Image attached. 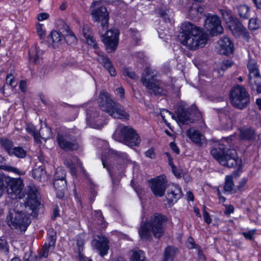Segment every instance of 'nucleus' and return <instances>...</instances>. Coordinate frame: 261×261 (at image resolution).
I'll return each mask as SVG.
<instances>
[{"label": "nucleus", "instance_id": "47", "mask_svg": "<svg viewBox=\"0 0 261 261\" xmlns=\"http://www.w3.org/2000/svg\"><path fill=\"white\" fill-rule=\"evenodd\" d=\"M65 171L62 168H58L54 175V179H66Z\"/></svg>", "mask_w": 261, "mask_h": 261}, {"label": "nucleus", "instance_id": "36", "mask_svg": "<svg viewBox=\"0 0 261 261\" xmlns=\"http://www.w3.org/2000/svg\"><path fill=\"white\" fill-rule=\"evenodd\" d=\"M0 145L2 148L6 151L8 154L14 147L13 142L6 138H0Z\"/></svg>", "mask_w": 261, "mask_h": 261}, {"label": "nucleus", "instance_id": "52", "mask_svg": "<svg viewBox=\"0 0 261 261\" xmlns=\"http://www.w3.org/2000/svg\"><path fill=\"white\" fill-rule=\"evenodd\" d=\"M203 218L204 220V221L207 224H210L212 220L210 217V214L205 211V206L203 208Z\"/></svg>", "mask_w": 261, "mask_h": 261}, {"label": "nucleus", "instance_id": "50", "mask_svg": "<svg viewBox=\"0 0 261 261\" xmlns=\"http://www.w3.org/2000/svg\"><path fill=\"white\" fill-rule=\"evenodd\" d=\"M255 231L256 230L255 229H252L247 232H243L242 234L246 239L251 241L254 239V235L255 234Z\"/></svg>", "mask_w": 261, "mask_h": 261}, {"label": "nucleus", "instance_id": "23", "mask_svg": "<svg viewBox=\"0 0 261 261\" xmlns=\"http://www.w3.org/2000/svg\"><path fill=\"white\" fill-rule=\"evenodd\" d=\"M182 196L181 189L176 185H172L167 192V200L169 204L176 203Z\"/></svg>", "mask_w": 261, "mask_h": 261}, {"label": "nucleus", "instance_id": "38", "mask_svg": "<svg viewBox=\"0 0 261 261\" xmlns=\"http://www.w3.org/2000/svg\"><path fill=\"white\" fill-rule=\"evenodd\" d=\"M238 13L241 18L248 19L249 17L250 8L245 5H242L237 8Z\"/></svg>", "mask_w": 261, "mask_h": 261}, {"label": "nucleus", "instance_id": "42", "mask_svg": "<svg viewBox=\"0 0 261 261\" xmlns=\"http://www.w3.org/2000/svg\"><path fill=\"white\" fill-rule=\"evenodd\" d=\"M221 14L222 16L225 21L227 25L231 22V20H234L235 18H233L231 15V11L227 9H221L220 10Z\"/></svg>", "mask_w": 261, "mask_h": 261}, {"label": "nucleus", "instance_id": "53", "mask_svg": "<svg viewBox=\"0 0 261 261\" xmlns=\"http://www.w3.org/2000/svg\"><path fill=\"white\" fill-rule=\"evenodd\" d=\"M37 32L41 39L43 38L45 35V32L43 30L42 25L41 24L37 25Z\"/></svg>", "mask_w": 261, "mask_h": 261}, {"label": "nucleus", "instance_id": "32", "mask_svg": "<svg viewBox=\"0 0 261 261\" xmlns=\"http://www.w3.org/2000/svg\"><path fill=\"white\" fill-rule=\"evenodd\" d=\"M73 161H76L77 166H79L81 168H82V164L80 161L76 156H73L72 160H66L64 163V165L68 168L71 171V173L73 176L76 175L75 166L73 163Z\"/></svg>", "mask_w": 261, "mask_h": 261}, {"label": "nucleus", "instance_id": "25", "mask_svg": "<svg viewBox=\"0 0 261 261\" xmlns=\"http://www.w3.org/2000/svg\"><path fill=\"white\" fill-rule=\"evenodd\" d=\"M176 114L178 120L182 124H187L194 121L190 116V110L188 109L179 107L177 110Z\"/></svg>", "mask_w": 261, "mask_h": 261}, {"label": "nucleus", "instance_id": "4", "mask_svg": "<svg viewBox=\"0 0 261 261\" xmlns=\"http://www.w3.org/2000/svg\"><path fill=\"white\" fill-rule=\"evenodd\" d=\"M98 102L100 109L111 117L117 119L128 120L129 115L124 108L112 99L107 92L102 91L100 93Z\"/></svg>", "mask_w": 261, "mask_h": 261}, {"label": "nucleus", "instance_id": "49", "mask_svg": "<svg viewBox=\"0 0 261 261\" xmlns=\"http://www.w3.org/2000/svg\"><path fill=\"white\" fill-rule=\"evenodd\" d=\"M166 154L168 156V160H169V165L171 167L173 173L176 177H180L181 175H180L179 174H177L175 172V169H176V167L175 166H174V165L173 164V159L171 158L170 154L168 152H166Z\"/></svg>", "mask_w": 261, "mask_h": 261}, {"label": "nucleus", "instance_id": "24", "mask_svg": "<svg viewBox=\"0 0 261 261\" xmlns=\"http://www.w3.org/2000/svg\"><path fill=\"white\" fill-rule=\"evenodd\" d=\"M187 136L199 146H201L205 143L204 136L198 130L191 128L187 130Z\"/></svg>", "mask_w": 261, "mask_h": 261}, {"label": "nucleus", "instance_id": "43", "mask_svg": "<svg viewBox=\"0 0 261 261\" xmlns=\"http://www.w3.org/2000/svg\"><path fill=\"white\" fill-rule=\"evenodd\" d=\"M261 27V21L257 18H251L249 21L248 28L252 31L258 29Z\"/></svg>", "mask_w": 261, "mask_h": 261}, {"label": "nucleus", "instance_id": "39", "mask_svg": "<svg viewBox=\"0 0 261 261\" xmlns=\"http://www.w3.org/2000/svg\"><path fill=\"white\" fill-rule=\"evenodd\" d=\"M63 28L65 30V35L66 36L65 37V40L66 41V42H68L69 41V39H71L70 43H75L76 42V38L75 37V36L73 35V34L71 32V31L70 30L69 27L67 24H64ZM63 32H64V31H63Z\"/></svg>", "mask_w": 261, "mask_h": 261}, {"label": "nucleus", "instance_id": "61", "mask_svg": "<svg viewBox=\"0 0 261 261\" xmlns=\"http://www.w3.org/2000/svg\"><path fill=\"white\" fill-rule=\"evenodd\" d=\"M133 39L135 40L136 44H138L139 41H140V35L138 32H135L133 35Z\"/></svg>", "mask_w": 261, "mask_h": 261}, {"label": "nucleus", "instance_id": "44", "mask_svg": "<svg viewBox=\"0 0 261 261\" xmlns=\"http://www.w3.org/2000/svg\"><path fill=\"white\" fill-rule=\"evenodd\" d=\"M76 247L78 249L79 254L82 253L84 249L85 240L83 236L79 235L76 238Z\"/></svg>", "mask_w": 261, "mask_h": 261}, {"label": "nucleus", "instance_id": "9", "mask_svg": "<svg viewBox=\"0 0 261 261\" xmlns=\"http://www.w3.org/2000/svg\"><path fill=\"white\" fill-rule=\"evenodd\" d=\"M23 186V181L21 178L5 176L0 173V197L3 195L6 187L8 194L13 198H15L18 196H20Z\"/></svg>", "mask_w": 261, "mask_h": 261}, {"label": "nucleus", "instance_id": "29", "mask_svg": "<svg viewBox=\"0 0 261 261\" xmlns=\"http://www.w3.org/2000/svg\"><path fill=\"white\" fill-rule=\"evenodd\" d=\"M83 34L87 43L93 46L95 49L98 48V46L95 40L92 36L91 31L90 28L87 25H84L83 28Z\"/></svg>", "mask_w": 261, "mask_h": 261}, {"label": "nucleus", "instance_id": "18", "mask_svg": "<svg viewBox=\"0 0 261 261\" xmlns=\"http://www.w3.org/2000/svg\"><path fill=\"white\" fill-rule=\"evenodd\" d=\"M227 26L235 37H238L242 36L247 40L249 39L250 36L248 32L238 19L235 18L231 20V22L228 23Z\"/></svg>", "mask_w": 261, "mask_h": 261}, {"label": "nucleus", "instance_id": "1", "mask_svg": "<svg viewBox=\"0 0 261 261\" xmlns=\"http://www.w3.org/2000/svg\"><path fill=\"white\" fill-rule=\"evenodd\" d=\"M168 221L167 217L159 213H154L145 221H142L138 229L141 239L150 241L152 236L160 239L164 234L165 226Z\"/></svg>", "mask_w": 261, "mask_h": 261}, {"label": "nucleus", "instance_id": "58", "mask_svg": "<svg viewBox=\"0 0 261 261\" xmlns=\"http://www.w3.org/2000/svg\"><path fill=\"white\" fill-rule=\"evenodd\" d=\"M49 14L47 13H41L38 15V20L43 21L48 18Z\"/></svg>", "mask_w": 261, "mask_h": 261}, {"label": "nucleus", "instance_id": "28", "mask_svg": "<svg viewBox=\"0 0 261 261\" xmlns=\"http://www.w3.org/2000/svg\"><path fill=\"white\" fill-rule=\"evenodd\" d=\"M66 179H54V187L56 191L57 196L62 198L64 196V192L66 189Z\"/></svg>", "mask_w": 261, "mask_h": 261}, {"label": "nucleus", "instance_id": "21", "mask_svg": "<svg viewBox=\"0 0 261 261\" xmlns=\"http://www.w3.org/2000/svg\"><path fill=\"white\" fill-rule=\"evenodd\" d=\"M99 113L94 109L87 112L86 120L90 127L98 129L103 127L102 119L99 117Z\"/></svg>", "mask_w": 261, "mask_h": 261}, {"label": "nucleus", "instance_id": "16", "mask_svg": "<svg viewBox=\"0 0 261 261\" xmlns=\"http://www.w3.org/2000/svg\"><path fill=\"white\" fill-rule=\"evenodd\" d=\"M119 32L118 30L114 29L107 31L101 35L102 40L108 52L114 51L118 45Z\"/></svg>", "mask_w": 261, "mask_h": 261}, {"label": "nucleus", "instance_id": "41", "mask_svg": "<svg viewBox=\"0 0 261 261\" xmlns=\"http://www.w3.org/2000/svg\"><path fill=\"white\" fill-rule=\"evenodd\" d=\"M45 171L43 168L39 166L32 170V176L37 180H40L41 178L45 175Z\"/></svg>", "mask_w": 261, "mask_h": 261}, {"label": "nucleus", "instance_id": "15", "mask_svg": "<svg viewBox=\"0 0 261 261\" xmlns=\"http://www.w3.org/2000/svg\"><path fill=\"white\" fill-rule=\"evenodd\" d=\"M220 121L225 129H231L237 114L230 107L216 109Z\"/></svg>", "mask_w": 261, "mask_h": 261}, {"label": "nucleus", "instance_id": "57", "mask_svg": "<svg viewBox=\"0 0 261 261\" xmlns=\"http://www.w3.org/2000/svg\"><path fill=\"white\" fill-rule=\"evenodd\" d=\"M94 213L95 215H96V217L98 218V220L100 222L101 224H102L103 222H104V218L102 216V214L101 212V211L97 210L95 211Z\"/></svg>", "mask_w": 261, "mask_h": 261}, {"label": "nucleus", "instance_id": "48", "mask_svg": "<svg viewBox=\"0 0 261 261\" xmlns=\"http://www.w3.org/2000/svg\"><path fill=\"white\" fill-rule=\"evenodd\" d=\"M123 73L124 75L127 76L132 80H136L139 79V76L133 71L128 68H124Z\"/></svg>", "mask_w": 261, "mask_h": 261}, {"label": "nucleus", "instance_id": "7", "mask_svg": "<svg viewBox=\"0 0 261 261\" xmlns=\"http://www.w3.org/2000/svg\"><path fill=\"white\" fill-rule=\"evenodd\" d=\"M114 138L124 144L132 147L138 146L141 142L139 135L132 127L120 125L116 129Z\"/></svg>", "mask_w": 261, "mask_h": 261}, {"label": "nucleus", "instance_id": "45", "mask_svg": "<svg viewBox=\"0 0 261 261\" xmlns=\"http://www.w3.org/2000/svg\"><path fill=\"white\" fill-rule=\"evenodd\" d=\"M247 182V179L245 177L243 178L239 182L238 185L234 189L233 193H236L238 192H241L245 190V186Z\"/></svg>", "mask_w": 261, "mask_h": 261}, {"label": "nucleus", "instance_id": "34", "mask_svg": "<svg viewBox=\"0 0 261 261\" xmlns=\"http://www.w3.org/2000/svg\"><path fill=\"white\" fill-rule=\"evenodd\" d=\"M203 10L201 7L193 6L189 10V16L191 19H198L202 16Z\"/></svg>", "mask_w": 261, "mask_h": 261}, {"label": "nucleus", "instance_id": "63", "mask_svg": "<svg viewBox=\"0 0 261 261\" xmlns=\"http://www.w3.org/2000/svg\"><path fill=\"white\" fill-rule=\"evenodd\" d=\"M117 94L119 95L121 98L124 97V90L123 88L120 87L116 89Z\"/></svg>", "mask_w": 261, "mask_h": 261}, {"label": "nucleus", "instance_id": "33", "mask_svg": "<svg viewBox=\"0 0 261 261\" xmlns=\"http://www.w3.org/2000/svg\"><path fill=\"white\" fill-rule=\"evenodd\" d=\"M25 129L27 133L33 136L34 139L36 142H41V139H44L45 141L46 140V139L44 137H42L40 135V133H38L34 125L28 124L27 125Z\"/></svg>", "mask_w": 261, "mask_h": 261}, {"label": "nucleus", "instance_id": "13", "mask_svg": "<svg viewBox=\"0 0 261 261\" xmlns=\"http://www.w3.org/2000/svg\"><path fill=\"white\" fill-rule=\"evenodd\" d=\"M56 140L60 148L65 151H75L80 147V143L75 137L67 133H58Z\"/></svg>", "mask_w": 261, "mask_h": 261}, {"label": "nucleus", "instance_id": "54", "mask_svg": "<svg viewBox=\"0 0 261 261\" xmlns=\"http://www.w3.org/2000/svg\"><path fill=\"white\" fill-rule=\"evenodd\" d=\"M31 54L32 53L31 52L29 53V57L30 60L35 64L38 63L40 62V60L41 59V57H38L37 56H36V54H35L34 56L33 55H31Z\"/></svg>", "mask_w": 261, "mask_h": 261}, {"label": "nucleus", "instance_id": "14", "mask_svg": "<svg viewBox=\"0 0 261 261\" xmlns=\"http://www.w3.org/2000/svg\"><path fill=\"white\" fill-rule=\"evenodd\" d=\"M204 27L206 31L213 36L221 34L223 32L220 18L217 15L208 14L206 16Z\"/></svg>", "mask_w": 261, "mask_h": 261}, {"label": "nucleus", "instance_id": "26", "mask_svg": "<svg viewBox=\"0 0 261 261\" xmlns=\"http://www.w3.org/2000/svg\"><path fill=\"white\" fill-rule=\"evenodd\" d=\"M97 61L109 71L111 75L113 76L116 75V71L108 57L101 53H98Z\"/></svg>", "mask_w": 261, "mask_h": 261}, {"label": "nucleus", "instance_id": "46", "mask_svg": "<svg viewBox=\"0 0 261 261\" xmlns=\"http://www.w3.org/2000/svg\"><path fill=\"white\" fill-rule=\"evenodd\" d=\"M165 114H167V115H168L169 116H171V117L173 119H175V120H177L176 118L177 117H176L171 112H170V111H169L168 110H166V109H164L161 112V117H162L163 119L164 120V122L166 123V124L168 126H169V123H168L166 120L165 119Z\"/></svg>", "mask_w": 261, "mask_h": 261}, {"label": "nucleus", "instance_id": "3", "mask_svg": "<svg viewBox=\"0 0 261 261\" xmlns=\"http://www.w3.org/2000/svg\"><path fill=\"white\" fill-rule=\"evenodd\" d=\"M232 136L224 138L218 147L213 148L211 153L221 165L229 168L236 167L239 161L236 151L231 149Z\"/></svg>", "mask_w": 261, "mask_h": 261}, {"label": "nucleus", "instance_id": "55", "mask_svg": "<svg viewBox=\"0 0 261 261\" xmlns=\"http://www.w3.org/2000/svg\"><path fill=\"white\" fill-rule=\"evenodd\" d=\"M6 82L7 84L10 86H13L14 83V78L12 74H9L6 77Z\"/></svg>", "mask_w": 261, "mask_h": 261}, {"label": "nucleus", "instance_id": "40", "mask_svg": "<svg viewBox=\"0 0 261 261\" xmlns=\"http://www.w3.org/2000/svg\"><path fill=\"white\" fill-rule=\"evenodd\" d=\"M130 261H147L145 259L143 251L139 250H133Z\"/></svg>", "mask_w": 261, "mask_h": 261}, {"label": "nucleus", "instance_id": "17", "mask_svg": "<svg viewBox=\"0 0 261 261\" xmlns=\"http://www.w3.org/2000/svg\"><path fill=\"white\" fill-rule=\"evenodd\" d=\"M150 188L153 194L156 197H162L167 188L168 181L164 175L150 180Z\"/></svg>", "mask_w": 261, "mask_h": 261}, {"label": "nucleus", "instance_id": "64", "mask_svg": "<svg viewBox=\"0 0 261 261\" xmlns=\"http://www.w3.org/2000/svg\"><path fill=\"white\" fill-rule=\"evenodd\" d=\"M79 261H92L91 258L84 256V254L82 253H80L78 255Z\"/></svg>", "mask_w": 261, "mask_h": 261}, {"label": "nucleus", "instance_id": "11", "mask_svg": "<svg viewBox=\"0 0 261 261\" xmlns=\"http://www.w3.org/2000/svg\"><path fill=\"white\" fill-rule=\"evenodd\" d=\"M29 209L25 210L24 209L19 210L17 209L15 214V216L11 219L8 220V224L12 228L19 229L21 231H25L28 226L31 223L30 216L34 215V213H32V211L29 213Z\"/></svg>", "mask_w": 261, "mask_h": 261}, {"label": "nucleus", "instance_id": "56", "mask_svg": "<svg viewBox=\"0 0 261 261\" xmlns=\"http://www.w3.org/2000/svg\"><path fill=\"white\" fill-rule=\"evenodd\" d=\"M145 155L147 157L150 158L151 159H154L155 153L154 149L153 148L149 149L147 151L145 152Z\"/></svg>", "mask_w": 261, "mask_h": 261}, {"label": "nucleus", "instance_id": "8", "mask_svg": "<svg viewBox=\"0 0 261 261\" xmlns=\"http://www.w3.org/2000/svg\"><path fill=\"white\" fill-rule=\"evenodd\" d=\"M231 105L239 110H244L249 105L250 96L247 89L243 86L238 85L234 86L229 93Z\"/></svg>", "mask_w": 261, "mask_h": 261}, {"label": "nucleus", "instance_id": "10", "mask_svg": "<svg viewBox=\"0 0 261 261\" xmlns=\"http://www.w3.org/2000/svg\"><path fill=\"white\" fill-rule=\"evenodd\" d=\"M91 15L94 22L100 23L103 29L109 25V14L106 7L101 5V0H94L90 6Z\"/></svg>", "mask_w": 261, "mask_h": 261}, {"label": "nucleus", "instance_id": "31", "mask_svg": "<svg viewBox=\"0 0 261 261\" xmlns=\"http://www.w3.org/2000/svg\"><path fill=\"white\" fill-rule=\"evenodd\" d=\"M178 251L177 248L172 246H167L164 251L163 261H172Z\"/></svg>", "mask_w": 261, "mask_h": 261}, {"label": "nucleus", "instance_id": "51", "mask_svg": "<svg viewBox=\"0 0 261 261\" xmlns=\"http://www.w3.org/2000/svg\"><path fill=\"white\" fill-rule=\"evenodd\" d=\"M233 64V62L229 60H224L221 66V69L225 70L228 68L231 67Z\"/></svg>", "mask_w": 261, "mask_h": 261}, {"label": "nucleus", "instance_id": "62", "mask_svg": "<svg viewBox=\"0 0 261 261\" xmlns=\"http://www.w3.org/2000/svg\"><path fill=\"white\" fill-rule=\"evenodd\" d=\"M170 146L172 150L176 154H178L179 153V149L174 143L171 142L170 144Z\"/></svg>", "mask_w": 261, "mask_h": 261}, {"label": "nucleus", "instance_id": "22", "mask_svg": "<svg viewBox=\"0 0 261 261\" xmlns=\"http://www.w3.org/2000/svg\"><path fill=\"white\" fill-rule=\"evenodd\" d=\"M218 51L221 55L228 56L233 51V44L227 37L221 38L218 42Z\"/></svg>", "mask_w": 261, "mask_h": 261}, {"label": "nucleus", "instance_id": "2", "mask_svg": "<svg viewBox=\"0 0 261 261\" xmlns=\"http://www.w3.org/2000/svg\"><path fill=\"white\" fill-rule=\"evenodd\" d=\"M181 32L179 36L181 43L190 50H196L203 47L207 42L201 29L189 22L181 25Z\"/></svg>", "mask_w": 261, "mask_h": 261}, {"label": "nucleus", "instance_id": "27", "mask_svg": "<svg viewBox=\"0 0 261 261\" xmlns=\"http://www.w3.org/2000/svg\"><path fill=\"white\" fill-rule=\"evenodd\" d=\"M56 242V234H51L49 235L46 239V242L43 247L41 255L47 257L48 255L49 252L54 249Z\"/></svg>", "mask_w": 261, "mask_h": 261}, {"label": "nucleus", "instance_id": "19", "mask_svg": "<svg viewBox=\"0 0 261 261\" xmlns=\"http://www.w3.org/2000/svg\"><path fill=\"white\" fill-rule=\"evenodd\" d=\"M91 244L92 247L98 251L101 256H103L108 253L109 249V241L105 236H97L96 238L92 241Z\"/></svg>", "mask_w": 261, "mask_h": 261}, {"label": "nucleus", "instance_id": "37", "mask_svg": "<svg viewBox=\"0 0 261 261\" xmlns=\"http://www.w3.org/2000/svg\"><path fill=\"white\" fill-rule=\"evenodd\" d=\"M10 156H14L17 158L23 159L27 155V151L21 146L14 147L9 154Z\"/></svg>", "mask_w": 261, "mask_h": 261}, {"label": "nucleus", "instance_id": "12", "mask_svg": "<svg viewBox=\"0 0 261 261\" xmlns=\"http://www.w3.org/2000/svg\"><path fill=\"white\" fill-rule=\"evenodd\" d=\"M249 70L248 83L251 89L257 93H261V76L257 63L253 60H249L247 64Z\"/></svg>", "mask_w": 261, "mask_h": 261}, {"label": "nucleus", "instance_id": "30", "mask_svg": "<svg viewBox=\"0 0 261 261\" xmlns=\"http://www.w3.org/2000/svg\"><path fill=\"white\" fill-rule=\"evenodd\" d=\"M63 37L60 33L53 31L48 37L47 39L48 41L52 44L53 47L56 48L61 44Z\"/></svg>", "mask_w": 261, "mask_h": 261}, {"label": "nucleus", "instance_id": "5", "mask_svg": "<svg viewBox=\"0 0 261 261\" xmlns=\"http://www.w3.org/2000/svg\"><path fill=\"white\" fill-rule=\"evenodd\" d=\"M158 72L150 66L145 68L142 73L141 81L148 93L154 95H163L166 90L161 81L157 79Z\"/></svg>", "mask_w": 261, "mask_h": 261}, {"label": "nucleus", "instance_id": "60", "mask_svg": "<svg viewBox=\"0 0 261 261\" xmlns=\"http://www.w3.org/2000/svg\"><path fill=\"white\" fill-rule=\"evenodd\" d=\"M19 88L22 92H25L26 91L27 84H26L25 81H24L23 80L20 81Z\"/></svg>", "mask_w": 261, "mask_h": 261}, {"label": "nucleus", "instance_id": "35", "mask_svg": "<svg viewBox=\"0 0 261 261\" xmlns=\"http://www.w3.org/2000/svg\"><path fill=\"white\" fill-rule=\"evenodd\" d=\"M234 182L232 175H226L225 178V183L224 185V192L228 193H234Z\"/></svg>", "mask_w": 261, "mask_h": 261}, {"label": "nucleus", "instance_id": "59", "mask_svg": "<svg viewBox=\"0 0 261 261\" xmlns=\"http://www.w3.org/2000/svg\"><path fill=\"white\" fill-rule=\"evenodd\" d=\"M60 216L59 214V208L57 205L54 206L53 210V214L52 219H56L57 217Z\"/></svg>", "mask_w": 261, "mask_h": 261}, {"label": "nucleus", "instance_id": "6", "mask_svg": "<svg viewBox=\"0 0 261 261\" xmlns=\"http://www.w3.org/2000/svg\"><path fill=\"white\" fill-rule=\"evenodd\" d=\"M19 198L24 199V204L20 203V206L25 208V210L29 209L35 216H37L38 211L42 207L43 205L39 201L40 193L38 188L33 184L27 186L23 192L22 196Z\"/></svg>", "mask_w": 261, "mask_h": 261}, {"label": "nucleus", "instance_id": "20", "mask_svg": "<svg viewBox=\"0 0 261 261\" xmlns=\"http://www.w3.org/2000/svg\"><path fill=\"white\" fill-rule=\"evenodd\" d=\"M240 138L244 141L249 142L254 141L255 145H261V133L257 135V139L255 137V130L251 128H242L240 130Z\"/></svg>", "mask_w": 261, "mask_h": 261}]
</instances>
